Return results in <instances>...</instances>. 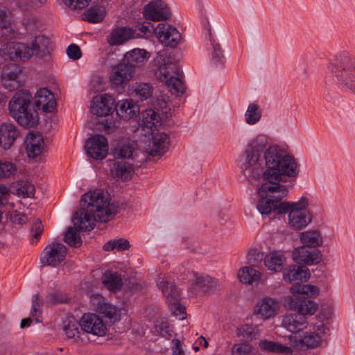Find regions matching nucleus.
I'll return each instance as SVG.
<instances>
[{
	"mask_svg": "<svg viewBox=\"0 0 355 355\" xmlns=\"http://www.w3.org/2000/svg\"><path fill=\"white\" fill-rule=\"evenodd\" d=\"M51 49L50 39L44 35L35 36L31 44V49L37 56L43 58L49 54Z\"/></svg>",
	"mask_w": 355,
	"mask_h": 355,
	"instance_id": "34",
	"label": "nucleus"
},
{
	"mask_svg": "<svg viewBox=\"0 0 355 355\" xmlns=\"http://www.w3.org/2000/svg\"><path fill=\"white\" fill-rule=\"evenodd\" d=\"M237 275L240 282L252 284L259 281L261 272L251 266H244L239 269Z\"/></svg>",
	"mask_w": 355,
	"mask_h": 355,
	"instance_id": "36",
	"label": "nucleus"
},
{
	"mask_svg": "<svg viewBox=\"0 0 355 355\" xmlns=\"http://www.w3.org/2000/svg\"><path fill=\"white\" fill-rule=\"evenodd\" d=\"M32 232H33L34 239L37 241L43 232V225L41 221L37 220L34 223L32 227Z\"/></svg>",
	"mask_w": 355,
	"mask_h": 355,
	"instance_id": "63",
	"label": "nucleus"
},
{
	"mask_svg": "<svg viewBox=\"0 0 355 355\" xmlns=\"http://www.w3.org/2000/svg\"><path fill=\"white\" fill-rule=\"evenodd\" d=\"M161 123V117L155 110L149 109L142 113V124L144 128L153 130L160 126Z\"/></svg>",
	"mask_w": 355,
	"mask_h": 355,
	"instance_id": "41",
	"label": "nucleus"
},
{
	"mask_svg": "<svg viewBox=\"0 0 355 355\" xmlns=\"http://www.w3.org/2000/svg\"><path fill=\"white\" fill-rule=\"evenodd\" d=\"M155 32L162 44L166 46L175 48L182 40L181 35L177 28L167 24H159Z\"/></svg>",
	"mask_w": 355,
	"mask_h": 355,
	"instance_id": "13",
	"label": "nucleus"
},
{
	"mask_svg": "<svg viewBox=\"0 0 355 355\" xmlns=\"http://www.w3.org/2000/svg\"><path fill=\"white\" fill-rule=\"evenodd\" d=\"M103 283L110 290H116L121 287L122 279L117 272L106 271L103 277Z\"/></svg>",
	"mask_w": 355,
	"mask_h": 355,
	"instance_id": "43",
	"label": "nucleus"
},
{
	"mask_svg": "<svg viewBox=\"0 0 355 355\" xmlns=\"http://www.w3.org/2000/svg\"><path fill=\"white\" fill-rule=\"evenodd\" d=\"M309 199L302 196L297 201H284L278 209V214H288L287 224L293 230H302L312 222V213L307 209Z\"/></svg>",
	"mask_w": 355,
	"mask_h": 355,
	"instance_id": "5",
	"label": "nucleus"
},
{
	"mask_svg": "<svg viewBox=\"0 0 355 355\" xmlns=\"http://www.w3.org/2000/svg\"><path fill=\"white\" fill-rule=\"evenodd\" d=\"M73 225H75L73 223ZM80 230L78 225H74V227H69L65 232L64 241L69 245L73 247H78L81 245L82 241L78 233Z\"/></svg>",
	"mask_w": 355,
	"mask_h": 355,
	"instance_id": "46",
	"label": "nucleus"
},
{
	"mask_svg": "<svg viewBox=\"0 0 355 355\" xmlns=\"http://www.w3.org/2000/svg\"><path fill=\"white\" fill-rule=\"evenodd\" d=\"M134 173L133 165L123 160L114 162L111 168L112 176L117 180L123 182L130 180Z\"/></svg>",
	"mask_w": 355,
	"mask_h": 355,
	"instance_id": "30",
	"label": "nucleus"
},
{
	"mask_svg": "<svg viewBox=\"0 0 355 355\" xmlns=\"http://www.w3.org/2000/svg\"><path fill=\"white\" fill-rule=\"evenodd\" d=\"M112 155L116 159H131L134 160L135 157L137 156V145L131 141L119 142L113 148Z\"/></svg>",
	"mask_w": 355,
	"mask_h": 355,
	"instance_id": "31",
	"label": "nucleus"
},
{
	"mask_svg": "<svg viewBox=\"0 0 355 355\" xmlns=\"http://www.w3.org/2000/svg\"><path fill=\"white\" fill-rule=\"evenodd\" d=\"M85 149L88 156L94 159L101 160L108 153L107 140L101 135H94L87 140Z\"/></svg>",
	"mask_w": 355,
	"mask_h": 355,
	"instance_id": "11",
	"label": "nucleus"
},
{
	"mask_svg": "<svg viewBox=\"0 0 355 355\" xmlns=\"http://www.w3.org/2000/svg\"><path fill=\"white\" fill-rule=\"evenodd\" d=\"M64 5L71 9H83L87 6L91 0H62Z\"/></svg>",
	"mask_w": 355,
	"mask_h": 355,
	"instance_id": "59",
	"label": "nucleus"
},
{
	"mask_svg": "<svg viewBox=\"0 0 355 355\" xmlns=\"http://www.w3.org/2000/svg\"><path fill=\"white\" fill-rule=\"evenodd\" d=\"M259 349L264 352L290 354L292 352L291 347L284 345L278 342L268 340L266 339L261 340L258 345Z\"/></svg>",
	"mask_w": 355,
	"mask_h": 355,
	"instance_id": "37",
	"label": "nucleus"
},
{
	"mask_svg": "<svg viewBox=\"0 0 355 355\" xmlns=\"http://www.w3.org/2000/svg\"><path fill=\"white\" fill-rule=\"evenodd\" d=\"M150 58V53L143 49H134L128 51L122 59V62L135 73L137 68L143 67Z\"/></svg>",
	"mask_w": 355,
	"mask_h": 355,
	"instance_id": "21",
	"label": "nucleus"
},
{
	"mask_svg": "<svg viewBox=\"0 0 355 355\" xmlns=\"http://www.w3.org/2000/svg\"><path fill=\"white\" fill-rule=\"evenodd\" d=\"M19 135L18 128L11 122H4L0 124V140L2 148L10 149Z\"/></svg>",
	"mask_w": 355,
	"mask_h": 355,
	"instance_id": "26",
	"label": "nucleus"
},
{
	"mask_svg": "<svg viewBox=\"0 0 355 355\" xmlns=\"http://www.w3.org/2000/svg\"><path fill=\"white\" fill-rule=\"evenodd\" d=\"M136 36L133 33V28L123 27L113 30L107 37L110 45H120Z\"/></svg>",
	"mask_w": 355,
	"mask_h": 355,
	"instance_id": "32",
	"label": "nucleus"
},
{
	"mask_svg": "<svg viewBox=\"0 0 355 355\" xmlns=\"http://www.w3.org/2000/svg\"><path fill=\"white\" fill-rule=\"evenodd\" d=\"M320 252L318 250H309L305 245L295 248L292 252V259L296 263L313 265L320 259Z\"/></svg>",
	"mask_w": 355,
	"mask_h": 355,
	"instance_id": "25",
	"label": "nucleus"
},
{
	"mask_svg": "<svg viewBox=\"0 0 355 355\" xmlns=\"http://www.w3.org/2000/svg\"><path fill=\"white\" fill-rule=\"evenodd\" d=\"M300 242L308 248H317L322 245V236L319 230H310L300 235Z\"/></svg>",
	"mask_w": 355,
	"mask_h": 355,
	"instance_id": "33",
	"label": "nucleus"
},
{
	"mask_svg": "<svg viewBox=\"0 0 355 355\" xmlns=\"http://www.w3.org/2000/svg\"><path fill=\"white\" fill-rule=\"evenodd\" d=\"M1 53L12 60H28L33 54L31 47L24 43L8 42L1 50Z\"/></svg>",
	"mask_w": 355,
	"mask_h": 355,
	"instance_id": "15",
	"label": "nucleus"
},
{
	"mask_svg": "<svg viewBox=\"0 0 355 355\" xmlns=\"http://www.w3.org/2000/svg\"><path fill=\"white\" fill-rule=\"evenodd\" d=\"M17 172V167L15 164L10 161L0 160V180L12 178Z\"/></svg>",
	"mask_w": 355,
	"mask_h": 355,
	"instance_id": "48",
	"label": "nucleus"
},
{
	"mask_svg": "<svg viewBox=\"0 0 355 355\" xmlns=\"http://www.w3.org/2000/svg\"><path fill=\"white\" fill-rule=\"evenodd\" d=\"M17 33L12 12L6 8L0 7V37L10 40L15 37Z\"/></svg>",
	"mask_w": 355,
	"mask_h": 355,
	"instance_id": "19",
	"label": "nucleus"
},
{
	"mask_svg": "<svg viewBox=\"0 0 355 355\" xmlns=\"http://www.w3.org/2000/svg\"><path fill=\"white\" fill-rule=\"evenodd\" d=\"M67 300V296L59 292H53L46 297V302L51 304L64 302Z\"/></svg>",
	"mask_w": 355,
	"mask_h": 355,
	"instance_id": "60",
	"label": "nucleus"
},
{
	"mask_svg": "<svg viewBox=\"0 0 355 355\" xmlns=\"http://www.w3.org/2000/svg\"><path fill=\"white\" fill-rule=\"evenodd\" d=\"M129 241L123 238H120L115 240H111L105 243L103 245V250L105 251H112L116 250L118 251H123L128 250L130 248Z\"/></svg>",
	"mask_w": 355,
	"mask_h": 355,
	"instance_id": "51",
	"label": "nucleus"
},
{
	"mask_svg": "<svg viewBox=\"0 0 355 355\" xmlns=\"http://www.w3.org/2000/svg\"><path fill=\"white\" fill-rule=\"evenodd\" d=\"M155 331L162 336L168 339L173 334V327L165 318H159L154 324Z\"/></svg>",
	"mask_w": 355,
	"mask_h": 355,
	"instance_id": "45",
	"label": "nucleus"
},
{
	"mask_svg": "<svg viewBox=\"0 0 355 355\" xmlns=\"http://www.w3.org/2000/svg\"><path fill=\"white\" fill-rule=\"evenodd\" d=\"M236 334L243 339L252 340L258 336L259 330L255 327L243 324L236 329Z\"/></svg>",
	"mask_w": 355,
	"mask_h": 355,
	"instance_id": "50",
	"label": "nucleus"
},
{
	"mask_svg": "<svg viewBox=\"0 0 355 355\" xmlns=\"http://www.w3.org/2000/svg\"><path fill=\"white\" fill-rule=\"evenodd\" d=\"M309 322L306 317L301 315L298 313H290L282 315L281 326L286 329L292 335H297L306 329Z\"/></svg>",
	"mask_w": 355,
	"mask_h": 355,
	"instance_id": "18",
	"label": "nucleus"
},
{
	"mask_svg": "<svg viewBox=\"0 0 355 355\" xmlns=\"http://www.w3.org/2000/svg\"><path fill=\"white\" fill-rule=\"evenodd\" d=\"M171 343V350L173 355H185L180 340L175 338L172 340Z\"/></svg>",
	"mask_w": 355,
	"mask_h": 355,
	"instance_id": "62",
	"label": "nucleus"
},
{
	"mask_svg": "<svg viewBox=\"0 0 355 355\" xmlns=\"http://www.w3.org/2000/svg\"><path fill=\"white\" fill-rule=\"evenodd\" d=\"M1 86L10 92L15 91L23 85L21 80V70L19 65L10 63L5 65L1 70L0 76Z\"/></svg>",
	"mask_w": 355,
	"mask_h": 355,
	"instance_id": "7",
	"label": "nucleus"
},
{
	"mask_svg": "<svg viewBox=\"0 0 355 355\" xmlns=\"http://www.w3.org/2000/svg\"><path fill=\"white\" fill-rule=\"evenodd\" d=\"M313 332L320 336V337L324 341V338L329 334V329L327 324L323 321L318 320L313 326Z\"/></svg>",
	"mask_w": 355,
	"mask_h": 355,
	"instance_id": "58",
	"label": "nucleus"
},
{
	"mask_svg": "<svg viewBox=\"0 0 355 355\" xmlns=\"http://www.w3.org/2000/svg\"><path fill=\"white\" fill-rule=\"evenodd\" d=\"M80 320L78 322L73 317L67 318L63 322V329L69 338L77 341L80 337Z\"/></svg>",
	"mask_w": 355,
	"mask_h": 355,
	"instance_id": "40",
	"label": "nucleus"
},
{
	"mask_svg": "<svg viewBox=\"0 0 355 355\" xmlns=\"http://www.w3.org/2000/svg\"><path fill=\"white\" fill-rule=\"evenodd\" d=\"M10 116L21 127L33 128L38 123L39 117L32 105V95L21 89L16 92L8 103Z\"/></svg>",
	"mask_w": 355,
	"mask_h": 355,
	"instance_id": "4",
	"label": "nucleus"
},
{
	"mask_svg": "<svg viewBox=\"0 0 355 355\" xmlns=\"http://www.w3.org/2000/svg\"><path fill=\"white\" fill-rule=\"evenodd\" d=\"M327 69L340 87L355 94V56L347 51L337 52Z\"/></svg>",
	"mask_w": 355,
	"mask_h": 355,
	"instance_id": "3",
	"label": "nucleus"
},
{
	"mask_svg": "<svg viewBox=\"0 0 355 355\" xmlns=\"http://www.w3.org/2000/svg\"><path fill=\"white\" fill-rule=\"evenodd\" d=\"M34 103L38 110H42L46 113L53 112L55 107V100L53 94L45 88L36 92Z\"/></svg>",
	"mask_w": 355,
	"mask_h": 355,
	"instance_id": "28",
	"label": "nucleus"
},
{
	"mask_svg": "<svg viewBox=\"0 0 355 355\" xmlns=\"http://www.w3.org/2000/svg\"><path fill=\"white\" fill-rule=\"evenodd\" d=\"M286 261V258L281 252H273L266 255L264 264L270 270H282V266Z\"/></svg>",
	"mask_w": 355,
	"mask_h": 355,
	"instance_id": "35",
	"label": "nucleus"
},
{
	"mask_svg": "<svg viewBox=\"0 0 355 355\" xmlns=\"http://www.w3.org/2000/svg\"><path fill=\"white\" fill-rule=\"evenodd\" d=\"M26 152L29 157H37L40 155L44 148L42 135L39 132H30L26 138Z\"/></svg>",
	"mask_w": 355,
	"mask_h": 355,
	"instance_id": "29",
	"label": "nucleus"
},
{
	"mask_svg": "<svg viewBox=\"0 0 355 355\" xmlns=\"http://www.w3.org/2000/svg\"><path fill=\"white\" fill-rule=\"evenodd\" d=\"M290 292L293 295H303L307 297H316L320 294V289L314 285L295 284L290 288Z\"/></svg>",
	"mask_w": 355,
	"mask_h": 355,
	"instance_id": "38",
	"label": "nucleus"
},
{
	"mask_svg": "<svg viewBox=\"0 0 355 355\" xmlns=\"http://www.w3.org/2000/svg\"><path fill=\"white\" fill-rule=\"evenodd\" d=\"M193 285L203 291H208L218 287V282L214 279L208 275H195Z\"/></svg>",
	"mask_w": 355,
	"mask_h": 355,
	"instance_id": "44",
	"label": "nucleus"
},
{
	"mask_svg": "<svg viewBox=\"0 0 355 355\" xmlns=\"http://www.w3.org/2000/svg\"><path fill=\"white\" fill-rule=\"evenodd\" d=\"M268 137L259 134L246 144L242 156L241 173L257 187L260 199L257 207L260 214H278L281 201L286 197L287 187L280 184L286 178H295L300 173V165L295 159L279 146L266 148Z\"/></svg>",
	"mask_w": 355,
	"mask_h": 355,
	"instance_id": "1",
	"label": "nucleus"
},
{
	"mask_svg": "<svg viewBox=\"0 0 355 355\" xmlns=\"http://www.w3.org/2000/svg\"><path fill=\"white\" fill-rule=\"evenodd\" d=\"M157 285L166 297L172 314L178 320H184L185 308L180 303V293L176 287L165 277H159Z\"/></svg>",
	"mask_w": 355,
	"mask_h": 355,
	"instance_id": "6",
	"label": "nucleus"
},
{
	"mask_svg": "<svg viewBox=\"0 0 355 355\" xmlns=\"http://www.w3.org/2000/svg\"><path fill=\"white\" fill-rule=\"evenodd\" d=\"M157 68L155 75L161 81L166 82L171 76H180L178 65L172 61L166 53H159L157 57Z\"/></svg>",
	"mask_w": 355,
	"mask_h": 355,
	"instance_id": "8",
	"label": "nucleus"
},
{
	"mask_svg": "<svg viewBox=\"0 0 355 355\" xmlns=\"http://www.w3.org/2000/svg\"><path fill=\"white\" fill-rule=\"evenodd\" d=\"M9 195V189L4 184H0V204L7 199Z\"/></svg>",
	"mask_w": 355,
	"mask_h": 355,
	"instance_id": "64",
	"label": "nucleus"
},
{
	"mask_svg": "<svg viewBox=\"0 0 355 355\" xmlns=\"http://www.w3.org/2000/svg\"><path fill=\"white\" fill-rule=\"evenodd\" d=\"M35 187L30 182H21L17 184L15 194L22 198H33L35 194Z\"/></svg>",
	"mask_w": 355,
	"mask_h": 355,
	"instance_id": "52",
	"label": "nucleus"
},
{
	"mask_svg": "<svg viewBox=\"0 0 355 355\" xmlns=\"http://www.w3.org/2000/svg\"><path fill=\"white\" fill-rule=\"evenodd\" d=\"M134 75L132 69H130L121 61L112 68L109 80L112 85L123 86L133 78Z\"/></svg>",
	"mask_w": 355,
	"mask_h": 355,
	"instance_id": "22",
	"label": "nucleus"
},
{
	"mask_svg": "<svg viewBox=\"0 0 355 355\" xmlns=\"http://www.w3.org/2000/svg\"><path fill=\"white\" fill-rule=\"evenodd\" d=\"M210 35V42L213 46V53H212V60L215 64L223 63L225 60V56L223 54V51L221 49L220 44L216 43L214 39L211 37V33Z\"/></svg>",
	"mask_w": 355,
	"mask_h": 355,
	"instance_id": "56",
	"label": "nucleus"
},
{
	"mask_svg": "<svg viewBox=\"0 0 355 355\" xmlns=\"http://www.w3.org/2000/svg\"><path fill=\"white\" fill-rule=\"evenodd\" d=\"M105 9L102 6H94L85 12L83 19L92 23L98 22L104 18Z\"/></svg>",
	"mask_w": 355,
	"mask_h": 355,
	"instance_id": "42",
	"label": "nucleus"
},
{
	"mask_svg": "<svg viewBox=\"0 0 355 355\" xmlns=\"http://www.w3.org/2000/svg\"><path fill=\"white\" fill-rule=\"evenodd\" d=\"M114 110L120 119L128 121L138 116L139 107L132 99H123L114 105Z\"/></svg>",
	"mask_w": 355,
	"mask_h": 355,
	"instance_id": "27",
	"label": "nucleus"
},
{
	"mask_svg": "<svg viewBox=\"0 0 355 355\" xmlns=\"http://www.w3.org/2000/svg\"><path fill=\"white\" fill-rule=\"evenodd\" d=\"M279 306V302L277 299L266 297L257 302L254 309V314L259 315L264 320L269 319L278 313Z\"/></svg>",
	"mask_w": 355,
	"mask_h": 355,
	"instance_id": "20",
	"label": "nucleus"
},
{
	"mask_svg": "<svg viewBox=\"0 0 355 355\" xmlns=\"http://www.w3.org/2000/svg\"><path fill=\"white\" fill-rule=\"evenodd\" d=\"M180 76H171L166 82L168 90L173 94L179 95L184 92V87Z\"/></svg>",
	"mask_w": 355,
	"mask_h": 355,
	"instance_id": "53",
	"label": "nucleus"
},
{
	"mask_svg": "<svg viewBox=\"0 0 355 355\" xmlns=\"http://www.w3.org/2000/svg\"><path fill=\"white\" fill-rule=\"evenodd\" d=\"M150 24V23H147V24H141L137 26L135 28H133V33L137 35L134 36V38L149 36L152 33V31L149 28Z\"/></svg>",
	"mask_w": 355,
	"mask_h": 355,
	"instance_id": "57",
	"label": "nucleus"
},
{
	"mask_svg": "<svg viewBox=\"0 0 355 355\" xmlns=\"http://www.w3.org/2000/svg\"><path fill=\"white\" fill-rule=\"evenodd\" d=\"M114 99L112 96L105 94L98 95L93 98L90 110L97 116H106L114 111Z\"/></svg>",
	"mask_w": 355,
	"mask_h": 355,
	"instance_id": "17",
	"label": "nucleus"
},
{
	"mask_svg": "<svg viewBox=\"0 0 355 355\" xmlns=\"http://www.w3.org/2000/svg\"><path fill=\"white\" fill-rule=\"evenodd\" d=\"M66 254L67 248L63 244L53 243L45 248L40 259L44 265L55 267L64 260Z\"/></svg>",
	"mask_w": 355,
	"mask_h": 355,
	"instance_id": "10",
	"label": "nucleus"
},
{
	"mask_svg": "<svg viewBox=\"0 0 355 355\" xmlns=\"http://www.w3.org/2000/svg\"><path fill=\"white\" fill-rule=\"evenodd\" d=\"M284 306L301 315H312L318 309V304L314 301L304 297L287 296L284 300Z\"/></svg>",
	"mask_w": 355,
	"mask_h": 355,
	"instance_id": "9",
	"label": "nucleus"
},
{
	"mask_svg": "<svg viewBox=\"0 0 355 355\" xmlns=\"http://www.w3.org/2000/svg\"><path fill=\"white\" fill-rule=\"evenodd\" d=\"M232 355H256V350L250 345L241 343L234 345L232 349Z\"/></svg>",
	"mask_w": 355,
	"mask_h": 355,
	"instance_id": "55",
	"label": "nucleus"
},
{
	"mask_svg": "<svg viewBox=\"0 0 355 355\" xmlns=\"http://www.w3.org/2000/svg\"><path fill=\"white\" fill-rule=\"evenodd\" d=\"M283 280L292 283L295 281L306 282L311 277L309 269L304 266L291 265L282 270Z\"/></svg>",
	"mask_w": 355,
	"mask_h": 355,
	"instance_id": "24",
	"label": "nucleus"
},
{
	"mask_svg": "<svg viewBox=\"0 0 355 355\" xmlns=\"http://www.w3.org/2000/svg\"><path fill=\"white\" fill-rule=\"evenodd\" d=\"M81 200L83 207L74 214V224L81 230H92L96 221L107 222L118 211V207L100 190L85 193Z\"/></svg>",
	"mask_w": 355,
	"mask_h": 355,
	"instance_id": "2",
	"label": "nucleus"
},
{
	"mask_svg": "<svg viewBox=\"0 0 355 355\" xmlns=\"http://www.w3.org/2000/svg\"><path fill=\"white\" fill-rule=\"evenodd\" d=\"M261 117V112L258 105L250 103L245 113V121L248 125L257 123Z\"/></svg>",
	"mask_w": 355,
	"mask_h": 355,
	"instance_id": "47",
	"label": "nucleus"
},
{
	"mask_svg": "<svg viewBox=\"0 0 355 355\" xmlns=\"http://www.w3.org/2000/svg\"><path fill=\"white\" fill-rule=\"evenodd\" d=\"M320 336L313 331H301L297 335L289 336L288 339L294 347L301 349H308L322 345V339Z\"/></svg>",
	"mask_w": 355,
	"mask_h": 355,
	"instance_id": "14",
	"label": "nucleus"
},
{
	"mask_svg": "<svg viewBox=\"0 0 355 355\" xmlns=\"http://www.w3.org/2000/svg\"><path fill=\"white\" fill-rule=\"evenodd\" d=\"M130 91L132 95L143 101L152 96L153 87L148 83H135L130 85Z\"/></svg>",
	"mask_w": 355,
	"mask_h": 355,
	"instance_id": "39",
	"label": "nucleus"
},
{
	"mask_svg": "<svg viewBox=\"0 0 355 355\" xmlns=\"http://www.w3.org/2000/svg\"><path fill=\"white\" fill-rule=\"evenodd\" d=\"M68 56L73 60H78L81 57V51L76 44H70L67 49Z\"/></svg>",
	"mask_w": 355,
	"mask_h": 355,
	"instance_id": "61",
	"label": "nucleus"
},
{
	"mask_svg": "<svg viewBox=\"0 0 355 355\" xmlns=\"http://www.w3.org/2000/svg\"><path fill=\"white\" fill-rule=\"evenodd\" d=\"M169 137L164 132L154 135L146 148V153L151 156H161L168 149Z\"/></svg>",
	"mask_w": 355,
	"mask_h": 355,
	"instance_id": "23",
	"label": "nucleus"
},
{
	"mask_svg": "<svg viewBox=\"0 0 355 355\" xmlns=\"http://www.w3.org/2000/svg\"><path fill=\"white\" fill-rule=\"evenodd\" d=\"M43 300L39 294H35L32 297V308L31 310V315L35 318L37 322H40V315L41 314Z\"/></svg>",
	"mask_w": 355,
	"mask_h": 355,
	"instance_id": "54",
	"label": "nucleus"
},
{
	"mask_svg": "<svg viewBox=\"0 0 355 355\" xmlns=\"http://www.w3.org/2000/svg\"><path fill=\"white\" fill-rule=\"evenodd\" d=\"M143 15L146 19L162 21L167 19L171 15V12L164 1L155 0L144 6Z\"/></svg>",
	"mask_w": 355,
	"mask_h": 355,
	"instance_id": "16",
	"label": "nucleus"
},
{
	"mask_svg": "<svg viewBox=\"0 0 355 355\" xmlns=\"http://www.w3.org/2000/svg\"><path fill=\"white\" fill-rule=\"evenodd\" d=\"M98 311L101 313L114 322L120 318V310L109 303L101 304L98 306Z\"/></svg>",
	"mask_w": 355,
	"mask_h": 355,
	"instance_id": "49",
	"label": "nucleus"
},
{
	"mask_svg": "<svg viewBox=\"0 0 355 355\" xmlns=\"http://www.w3.org/2000/svg\"><path fill=\"white\" fill-rule=\"evenodd\" d=\"M83 331L97 336H103L107 331V326L103 319L95 313H85L80 319Z\"/></svg>",
	"mask_w": 355,
	"mask_h": 355,
	"instance_id": "12",
	"label": "nucleus"
}]
</instances>
